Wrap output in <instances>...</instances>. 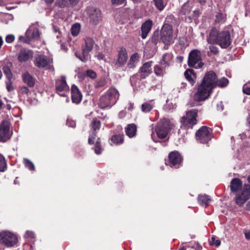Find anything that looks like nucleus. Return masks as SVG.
Masks as SVG:
<instances>
[{"mask_svg":"<svg viewBox=\"0 0 250 250\" xmlns=\"http://www.w3.org/2000/svg\"><path fill=\"white\" fill-rule=\"evenodd\" d=\"M217 75L213 71L206 72L203 78L197 92L194 95L195 101L201 102L206 100L216 87Z\"/></svg>","mask_w":250,"mask_h":250,"instance_id":"f257e3e1","label":"nucleus"},{"mask_svg":"<svg viewBox=\"0 0 250 250\" xmlns=\"http://www.w3.org/2000/svg\"><path fill=\"white\" fill-rule=\"evenodd\" d=\"M207 41L209 44H217L222 48H227L231 42L229 31L219 32L215 28H212L210 31Z\"/></svg>","mask_w":250,"mask_h":250,"instance_id":"f03ea898","label":"nucleus"},{"mask_svg":"<svg viewBox=\"0 0 250 250\" xmlns=\"http://www.w3.org/2000/svg\"><path fill=\"white\" fill-rule=\"evenodd\" d=\"M83 41L84 43L82 45L83 55L81 56L77 53H75V55L81 61L85 62L89 58V53L93 49L95 42L92 38L88 37L84 38Z\"/></svg>","mask_w":250,"mask_h":250,"instance_id":"7ed1b4c3","label":"nucleus"},{"mask_svg":"<svg viewBox=\"0 0 250 250\" xmlns=\"http://www.w3.org/2000/svg\"><path fill=\"white\" fill-rule=\"evenodd\" d=\"M40 35L38 25L37 24H32L26 31L25 37L21 36L19 40L22 42L29 43L31 41L38 39Z\"/></svg>","mask_w":250,"mask_h":250,"instance_id":"20e7f679","label":"nucleus"},{"mask_svg":"<svg viewBox=\"0 0 250 250\" xmlns=\"http://www.w3.org/2000/svg\"><path fill=\"white\" fill-rule=\"evenodd\" d=\"M197 109H192L187 111L186 115L182 118V125L186 129L192 128L193 126L197 124Z\"/></svg>","mask_w":250,"mask_h":250,"instance_id":"39448f33","label":"nucleus"},{"mask_svg":"<svg viewBox=\"0 0 250 250\" xmlns=\"http://www.w3.org/2000/svg\"><path fill=\"white\" fill-rule=\"evenodd\" d=\"M172 127V125L168 119H164L160 120L155 129L158 137L162 139L166 137Z\"/></svg>","mask_w":250,"mask_h":250,"instance_id":"423d86ee","label":"nucleus"},{"mask_svg":"<svg viewBox=\"0 0 250 250\" xmlns=\"http://www.w3.org/2000/svg\"><path fill=\"white\" fill-rule=\"evenodd\" d=\"M18 242L16 235L9 231H3L0 233V243L6 247H11Z\"/></svg>","mask_w":250,"mask_h":250,"instance_id":"0eeeda50","label":"nucleus"},{"mask_svg":"<svg viewBox=\"0 0 250 250\" xmlns=\"http://www.w3.org/2000/svg\"><path fill=\"white\" fill-rule=\"evenodd\" d=\"M201 53L198 50L191 51L188 56V65L189 67L195 68H200L204 65V63L201 62Z\"/></svg>","mask_w":250,"mask_h":250,"instance_id":"6e6552de","label":"nucleus"},{"mask_svg":"<svg viewBox=\"0 0 250 250\" xmlns=\"http://www.w3.org/2000/svg\"><path fill=\"white\" fill-rule=\"evenodd\" d=\"M196 139L202 144H206L211 138V129L206 126H203L196 133Z\"/></svg>","mask_w":250,"mask_h":250,"instance_id":"1a4fd4ad","label":"nucleus"},{"mask_svg":"<svg viewBox=\"0 0 250 250\" xmlns=\"http://www.w3.org/2000/svg\"><path fill=\"white\" fill-rule=\"evenodd\" d=\"M56 90L60 96L65 97L66 93L69 90V86L66 82V78L64 76L61 77L60 79L56 81Z\"/></svg>","mask_w":250,"mask_h":250,"instance_id":"9d476101","label":"nucleus"},{"mask_svg":"<svg viewBox=\"0 0 250 250\" xmlns=\"http://www.w3.org/2000/svg\"><path fill=\"white\" fill-rule=\"evenodd\" d=\"M173 30L171 26L164 25L161 30V38L163 42L165 44H170L173 42Z\"/></svg>","mask_w":250,"mask_h":250,"instance_id":"9b49d317","label":"nucleus"},{"mask_svg":"<svg viewBox=\"0 0 250 250\" xmlns=\"http://www.w3.org/2000/svg\"><path fill=\"white\" fill-rule=\"evenodd\" d=\"M250 196V185H245L242 192L236 195V203L239 206H241L249 199Z\"/></svg>","mask_w":250,"mask_h":250,"instance_id":"f8f14e48","label":"nucleus"},{"mask_svg":"<svg viewBox=\"0 0 250 250\" xmlns=\"http://www.w3.org/2000/svg\"><path fill=\"white\" fill-rule=\"evenodd\" d=\"M51 60L43 55H38L34 61L35 65L39 68L49 69L51 68Z\"/></svg>","mask_w":250,"mask_h":250,"instance_id":"ddd939ff","label":"nucleus"},{"mask_svg":"<svg viewBox=\"0 0 250 250\" xmlns=\"http://www.w3.org/2000/svg\"><path fill=\"white\" fill-rule=\"evenodd\" d=\"M12 133L10 131L9 124L7 122H2L0 124V142H5L9 140Z\"/></svg>","mask_w":250,"mask_h":250,"instance_id":"4468645a","label":"nucleus"},{"mask_svg":"<svg viewBox=\"0 0 250 250\" xmlns=\"http://www.w3.org/2000/svg\"><path fill=\"white\" fill-rule=\"evenodd\" d=\"M88 15L90 22L93 25H97L102 20L101 11L97 8H91L89 9Z\"/></svg>","mask_w":250,"mask_h":250,"instance_id":"2eb2a0df","label":"nucleus"},{"mask_svg":"<svg viewBox=\"0 0 250 250\" xmlns=\"http://www.w3.org/2000/svg\"><path fill=\"white\" fill-rule=\"evenodd\" d=\"M128 59L127 53L126 50L124 47L120 48L118 51L117 60L115 65L118 67L124 66L127 62Z\"/></svg>","mask_w":250,"mask_h":250,"instance_id":"dca6fc26","label":"nucleus"},{"mask_svg":"<svg viewBox=\"0 0 250 250\" xmlns=\"http://www.w3.org/2000/svg\"><path fill=\"white\" fill-rule=\"evenodd\" d=\"M33 57V51L30 49L22 48L20 50L18 56V60L21 62H25L32 59Z\"/></svg>","mask_w":250,"mask_h":250,"instance_id":"f3484780","label":"nucleus"},{"mask_svg":"<svg viewBox=\"0 0 250 250\" xmlns=\"http://www.w3.org/2000/svg\"><path fill=\"white\" fill-rule=\"evenodd\" d=\"M71 98L73 103L78 104L82 100V94L78 87L73 84L71 88Z\"/></svg>","mask_w":250,"mask_h":250,"instance_id":"a211bd4d","label":"nucleus"},{"mask_svg":"<svg viewBox=\"0 0 250 250\" xmlns=\"http://www.w3.org/2000/svg\"><path fill=\"white\" fill-rule=\"evenodd\" d=\"M169 160L170 164L173 166L179 165L182 161V157L178 151H172L169 154Z\"/></svg>","mask_w":250,"mask_h":250,"instance_id":"6ab92c4d","label":"nucleus"},{"mask_svg":"<svg viewBox=\"0 0 250 250\" xmlns=\"http://www.w3.org/2000/svg\"><path fill=\"white\" fill-rule=\"evenodd\" d=\"M152 62H148L145 63L140 68L139 73L141 79L146 78L151 73V66Z\"/></svg>","mask_w":250,"mask_h":250,"instance_id":"aec40b11","label":"nucleus"},{"mask_svg":"<svg viewBox=\"0 0 250 250\" xmlns=\"http://www.w3.org/2000/svg\"><path fill=\"white\" fill-rule=\"evenodd\" d=\"M106 95L108 98L111 101L112 104H115L119 98V93L118 90L114 88H110L107 92Z\"/></svg>","mask_w":250,"mask_h":250,"instance_id":"412c9836","label":"nucleus"},{"mask_svg":"<svg viewBox=\"0 0 250 250\" xmlns=\"http://www.w3.org/2000/svg\"><path fill=\"white\" fill-rule=\"evenodd\" d=\"M152 26V22L151 20H148L145 22L142 25V38L146 39L150 31Z\"/></svg>","mask_w":250,"mask_h":250,"instance_id":"4be33fe9","label":"nucleus"},{"mask_svg":"<svg viewBox=\"0 0 250 250\" xmlns=\"http://www.w3.org/2000/svg\"><path fill=\"white\" fill-rule=\"evenodd\" d=\"M12 63L9 62L4 63V65L2 66V70L4 75L6 76L8 80L11 81L13 78V74L11 72L12 68Z\"/></svg>","mask_w":250,"mask_h":250,"instance_id":"5701e85b","label":"nucleus"},{"mask_svg":"<svg viewBox=\"0 0 250 250\" xmlns=\"http://www.w3.org/2000/svg\"><path fill=\"white\" fill-rule=\"evenodd\" d=\"M140 57L137 53L133 54L130 57L127 67L129 69L135 68L139 62Z\"/></svg>","mask_w":250,"mask_h":250,"instance_id":"b1692460","label":"nucleus"},{"mask_svg":"<svg viewBox=\"0 0 250 250\" xmlns=\"http://www.w3.org/2000/svg\"><path fill=\"white\" fill-rule=\"evenodd\" d=\"M22 79L24 83L29 87H33L35 85V79L28 73L25 72L22 74Z\"/></svg>","mask_w":250,"mask_h":250,"instance_id":"393cba45","label":"nucleus"},{"mask_svg":"<svg viewBox=\"0 0 250 250\" xmlns=\"http://www.w3.org/2000/svg\"><path fill=\"white\" fill-rule=\"evenodd\" d=\"M186 79L193 85L195 83L196 74L192 69H187L184 73Z\"/></svg>","mask_w":250,"mask_h":250,"instance_id":"a878e982","label":"nucleus"},{"mask_svg":"<svg viewBox=\"0 0 250 250\" xmlns=\"http://www.w3.org/2000/svg\"><path fill=\"white\" fill-rule=\"evenodd\" d=\"M242 185V182L241 180L238 178H234L230 182V188L232 192H236L241 188Z\"/></svg>","mask_w":250,"mask_h":250,"instance_id":"bb28decb","label":"nucleus"},{"mask_svg":"<svg viewBox=\"0 0 250 250\" xmlns=\"http://www.w3.org/2000/svg\"><path fill=\"white\" fill-rule=\"evenodd\" d=\"M100 105L102 108H104L108 107H111L113 104H111V101L110 100L109 98H108L107 96L105 94L101 97L100 100Z\"/></svg>","mask_w":250,"mask_h":250,"instance_id":"cd10ccee","label":"nucleus"},{"mask_svg":"<svg viewBox=\"0 0 250 250\" xmlns=\"http://www.w3.org/2000/svg\"><path fill=\"white\" fill-rule=\"evenodd\" d=\"M137 126L134 124H131L127 125L125 128L126 135L130 138L133 137L136 134Z\"/></svg>","mask_w":250,"mask_h":250,"instance_id":"c85d7f7f","label":"nucleus"},{"mask_svg":"<svg viewBox=\"0 0 250 250\" xmlns=\"http://www.w3.org/2000/svg\"><path fill=\"white\" fill-rule=\"evenodd\" d=\"M172 58L173 55L171 53H167L163 55L160 63L165 66H168Z\"/></svg>","mask_w":250,"mask_h":250,"instance_id":"c756f323","label":"nucleus"},{"mask_svg":"<svg viewBox=\"0 0 250 250\" xmlns=\"http://www.w3.org/2000/svg\"><path fill=\"white\" fill-rule=\"evenodd\" d=\"M79 0H58V5L62 8L77 4Z\"/></svg>","mask_w":250,"mask_h":250,"instance_id":"7c9ffc66","label":"nucleus"},{"mask_svg":"<svg viewBox=\"0 0 250 250\" xmlns=\"http://www.w3.org/2000/svg\"><path fill=\"white\" fill-rule=\"evenodd\" d=\"M191 10V6L188 2L185 3L181 7L180 13L184 15H188Z\"/></svg>","mask_w":250,"mask_h":250,"instance_id":"2f4dec72","label":"nucleus"},{"mask_svg":"<svg viewBox=\"0 0 250 250\" xmlns=\"http://www.w3.org/2000/svg\"><path fill=\"white\" fill-rule=\"evenodd\" d=\"M123 135L118 134L113 135L111 138V142L113 144H121L123 143Z\"/></svg>","mask_w":250,"mask_h":250,"instance_id":"473e14b6","label":"nucleus"},{"mask_svg":"<svg viewBox=\"0 0 250 250\" xmlns=\"http://www.w3.org/2000/svg\"><path fill=\"white\" fill-rule=\"evenodd\" d=\"M200 204L204 206H207L210 201V198L206 195H200L198 198Z\"/></svg>","mask_w":250,"mask_h":250,"instance_id":"72a5a7b5","label":"nucleus"},{"mask_svg":"<svg viewBox=\"0 0 250 250\" xmlns=\"http://www.w3.org/2000/svg\"><path fill=\"white\" fill-rule=\"evenodd\" d=\"M229 80L225 77H223L219 80L217 78L216 86L224 87L227 86Z\"/></svg>","mask_w":250,"mask_h":250,"instance_id":"f704fd0d","label":"nucleus"},{"mask_svg":"<svg viewBox=\"0 0 250 250\" xmlns=\"http://www.w3.org/2000/svg\"><path fill=\"white\" fill-rule=\"evenodd\" d=\"M81 25L78 23L74 24L71 27V34L73 36H76L80 31Z\"/></svg>","mask_w":250,"mask_h":250,"instance_id":"c9c22d12","label":"nucleus"},{"mask_svg":"<svg viewBox=\"0 0 250 250\" xmlns=\"http://www.w3.org/2000/svg\"><path fill=\"white\" fill-rule=\"evenodd\" d=\"M176 107L175 104H173L169 100L167 101L166 104L164 105V109L167 111H170Z\"/></svg>","mask_w":250,"mask_h":250,"instance_id":"e433bc0d","label":"nucleus"},{"mask_svg":"<svg viewBox=\"0 0 250 250\" xmlns=\"http://www.w3.org/2000/svg\"><path fill=\"white\" fill-rule=\"evenodd\" d=\"M153 108V105L149 103H145L142 104L141 109L143 112L147 113L150 112Z\"/></svg>","mask_w":250,"mask_h":250,"instance_id":"4c0bfd02","label":"nucleus"},{"mask_svg":"<svg viewBox=\"0 0 250 250\" xmlns=\"http://www.w3.org/2000/svg\"><path fill=\"white\" fill-rule=\"evenodd\" d=\"M6 168V164L4 157L0 154V171H5Z\"/></svg>","mask_w":250,"mask_h":250,"instance_id":"58836bf2","label":"nucleus"},{"mask_svg":"<svg viewBox=\"0 0 250 250\" xmlns=\"http://www.w3.org/2000/svg\"><path fill=\"white\" fill-rule=\"evenodd\" d=\"M23 161L25 166L30 170L34 171L35 170L34 164L32 162H31L28 159H24Z\"/></svg>","mask_w":250,"mask_h":250,"instance_id":"ea45409f","label":"nucleus"},{"mask_svg":"<svg viewBox=\"0 0 250 250\" xmlns=\"http://www.w3.org/2000/svg\"><path fill=\"white\" fill-rule=\"evenodd\" d=\"M225 20H226V17L223 14L218 13L216 15V19H215L216 22H217L218 23H223L225 21Z\"/></svg>","mask_w":250,"mask_h":250,"instance_id":"a19ab883","label":"nucleus"},{"mask_svg":"<svg viewBox=\"0 0 250 250\" xmlns=\"http://www.w3.org/2000/svg\"><path fill=\"white\" fill-rule=\"evenodd\" d=\"M156 7L160 10L162 11L165 7V5L163 0H154Z\"/></svg>","mask_w":250,"mask_h":250,"instance_id":"79ce46f5","label":"nucleus"},{"mask_svg":"<svg viewBox=\"0 0 250 250\" xmlns=\"http://www.w3.org/2000/svg\"><path fill=\"white\" fill-rule=\"evenodd\" d=\"M91 125L94 131L96 132L97 130H99L101 126V123L99 121L94 120L92 122Z\"/></svg>","mask_w":250,"mask_h":250,"instance_id":"37998d69","label":"nucleus"},{"mask_svg":"<svg viewBox=\"0 0 250 250\" xmlns=\"http://www.w3.org/2000/svg\"><path fill=\"white\" fill-rule=\"evenodd\" d=\"M154 72L158 76H160L163 74V69L158 65H156L154 67Z\"/></svg>","mask_w":250,"mask_h":250,"instance_id":"c03bdc74","label":"nucleus"},{"mask_svg":"<svg viewBox=\"0 0 250 250\" xmlns=\"http://www.w3.org/2000/svg\"><path fill=\"white\" fill-rule=\"evenodd\" d=\"M243 91L245 94L250 95V83H246L243 86Z\"/></svg>","mask_w":250,"mask_h":250,"instance_id":"a18cd8bd","label":"nucleus"},{"mask_svg":"<svg viewBox=\"0 0 250 250\" xmlns=\"http://www.w3.org/2000/svg\"><path fill=\"white\" fill-rule=\"evenodd\" d=\"M221 244V241L219 239H216L214 236L211 237V240L210 242V245H215L218 247Z\"/></svg>","mask_w":250,"mask_h":250,"instance_id":"49530a36","label":"nucleus"},{"mask_svg":"<svg viewBox=\"0 0 250 250\" xmlns=\"http://www.w3.org/2000/svg\"><path fill=\"white\" fill-rule=\"evenodd\" d=\"M86 75L90 77L92 79L96 78L97 76L96 73L92 70H88L86 71Z\"/></svg>","mask_w":250,"mask_h":250,"instance_id":"de8ad7c7","label":"nucleus"},{"mask_svg":"<svg viewBox=\"0 0 250 250\" xmlns=\"http://www.w3.org/2000/svg\"><path fill=\"white\" fill-rule=\"evenodd\" d=\"M105 80L104 79H101L96 82L95 86L97 88L103 87L105 85Z\"/></svg>","mask_w":250,"mask_h":250,"instance_id":"09e8293b","label":"nucleus"},{"mask_svg":"<svg viewBox=\"0 0 250 250\" xmlns=\"http://www.w3.org/2000/svg\"><path fill=\"white\" fill-rule=\"evenodd\" d=\"M15 36L13 35H8L6 37L5 41L7 43H11L14 42Z\"/></svg>","mask_w":250,"mask_h":250,"instance_id":"8fccbe9b","label":"nucleus"},{"mask_svg":"<svg viewBox=\"0 0 250 250\" xmlns=\"http://www.w3.org/2000/svg\"><path fill=\"white\" fill-rule=\"evenodd\" d=\"M98 140H99V138L98 139ZM99 141H97L96 145L95 146L94 151L96 154H100L101 153V149L99 145Z\"/></svg>","mask_w":250,"mask_h":250,"instance_id":"3c124183","label":"nucleus"},{"mask_svg":"<svg viewBox=\"0 0 250 250\" xmlns=\"http://www.w3.org/2000/svg\"><path fill=\"white\" fill-rule=\"evenodd\" d=\"M6 88L8 91H11L14 89L11 80H8V82H6Z\"/></svg>","mask_w":250,"mask_h":250,"instance_id":"603ef678","label":"nucleus"},{"mask_svg":"<svg viewBox=\"0 0 250 250\" xmlns=\"http://www.w3.org/2000/svg\"><path fill=\"white\" fill-rule=\"evenodd\" d=\"M20 92L21 94H28L29 89L26 86H21L20 88Z\"/></svg>","mask_w":250,"mask_h":250,"instance_id":"864d4df0","label":"nucleus"},{"mask_svg":"<svg viewBox=\"0 0 250 250\" xmlns=\"http://www.w3.org/2000/svg\"><path fill=\"white\" fill-rule=\"evenodd\" d=\"M96 136V133L93 132L92 134L90 136L88 139V143L90 144H92L94 143V141L95 139V137Z\"/></svg>","mask_w":250,"mask_h":250,"instance_id":"5fc2aeb1","label":"nucleus"},{"mask_svg":"<svg viewBox=\"0 0 250 250\" xmlns=\"http://www.w3.org/2000/svg\"><path fill=\"white\" fill-rule=\"evenodd\" d=\"M209 50L211 52L213 53L214 54H217L218 53V48L216 46H209Z\"/></svg>","mask_w":250,"mask_h":250,"instance_id":"6e6d98bb","label":"nucleus"},{"mask_svg":"<svg viewBox=\"0 0 250 250\" xmlns=\"http://www.w3.org/2000/svg\"><path fill=\"white\" fill-rule=\"evenodd\" d=\"M34 235H35L34 233L32 231L27 230V231H26V233H25V236L26 237L34 238Z\"/></svg>","mask_w":250,"mask_h":250,"instance_id":"4d7b16f0","label":"nucleus"},{"mask_svg":"<svg viewBox=\"0 0 250 250\" xmlns=\"http://www.w3.org/2000/svg\"><path fill=\"white\" fill-rule=\"evenodd\" d=\"M114 4H121L124 2L125 0H111Z\"/></svg>","mask_w":250,"mask_h":250,"instance_id":"13d9d810","label":"nucleus"},{"mask_svg":"<svg viewBox=\"0 0 250 250\" xmlns=\"http://www.w3.org/2000/svg\"><path fill=\"white\" fill-rule=\"evenodd\" d=\"M217 110L219 111H222L224 109V105L222 102L217 104Z\"/></svg>","mask_w":250,"mask_h":250,"instance_id":"bf43d9fd","label":"nucleus"},{"mask_svg":"<svg viewBox=\"0 0 250 250\" xmlns=\"http://www.w3.org/2000/svg\"><path fill=\"white\" fill-rule=\"evenodd\" d=\"M67 125L70 127H74L75 126L76 124L73 121H67Z\"/></svg>","mask_w":250,"mask_h":250,"instance_id":"052dcab7","label":"nucleus"},{"mask_svg":"<svg viewBox=\"0 0 250 250\" xmlns=\"http://www.w3.org/2000/svg\"><path fill=\"white\" fill-rule=\"evenodd\" d=\"M249 125L247 131L246 132L245 134L247 136L250 137V118L248 119Z\"/></svg>","mask_w":250,"mask_h":250,"instance_id":"680f3d73","label":"nucleus"},{"mask_svg":"<svg viewBox=\"0 0 250 250\" xmlns=\"http://www.w3.org/2000/svg\"><path fill=\"white\" fill-rule=\"evenodd\" d=\"M244 234H245V236L247 239H248V240L250 239V231L245 230L244 232Z\"/></svg>","mask_w":250,"mask_h":250,"instance_id":"e2e57ef3","label":"nucleus"},{"mask_svg":"<svg viewBox=\"0 0 250 250\" xmlns=\"http://www.w3.org/2000/svg\"><path fill=\"white\" fill-rule=\"evenodd\" d=\"M97 57L98 60H101L104 59V56L102 53H99L97 55Z\"/></svg>","mask_w":250,"mask_h":250,"instance_id":"0e129e2a","label":"nucleus"},{"mask_svg":"<svg viewBox=\"0 0 250 250\" xmlns=\"http://www.w3.org/2000/svg\"><path fill=\"white\" fill-rule=\"evenodd\" d=\"M53 28H54V31L55 32V33H57L59 32V35L61 34V31H60V28L59 27H58L57 26H54Z\"/></svg>","mask_w":250,"mask_h":250,"instance_id":"69168bd1","label":"nucleus"},{"mask_svg":"<svg viewBox=\"0 0 250 250\" xmlns=\"http://www.w3.org/2000/svg\"><path fill=\"white\" fill-rule=\"evenodd\" d=\"M176 60H177V62H181L183 60V57H182V56H178L176 58Z\"/></svg>","mask_w":250,"mask_h":250,"instance_id":"338daca9","label":"nucleus"},{"mask_svg":"<svg viewBox=\"0 0 250 250\" xmlns=\"http://www.w3.org/2000/svg\"><path fill=\"white\" fill-rule=\"evenodd\" d=\"M133 104L130 103L128 104V109L129 110H131L133 108Z\"/></svg>","mask_w":250,"mask_h":250,"instance_id":"774afa93","label":"nucleus"}]
</instances>
